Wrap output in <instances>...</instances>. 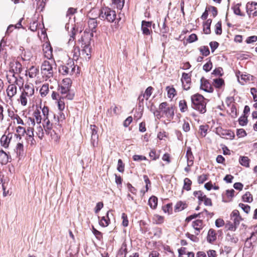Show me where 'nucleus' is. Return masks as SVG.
Instances as JSON below:
<instances>
[{
	"mask_svg": "<svg viewBox=\"0 0 257 257\" xmlns=\"http://www.w3.org/2000/svg\"><path fill=\"white\" fill-rule=\"evenodd\" d=\"M192 107L200 113L204 114L206 112V104L209 100L205 98L202 95L197 93L191 96Z\"/></svg>",
	"mask_w": 257,
	"mask_h": 257,
	"instance_id": "1",
	"label": "nucleus"
},
{
	"mask_svg": "<svg viewBox=\"0 0 257 257\" xmlns=\"http://www.w3.org/2000/svg\"><path fill=\"white\" fill-rule=\"evenodd\" d=\"M90 38L87 40H85V38L86 37H88L89 32L87 31V30H85L84 32V35L82 36L81 38L78 40V42L79 43H81V46L82 48V52H84L87 55H89V53L91 52V48H89L90 45V40L92 37H93V33H91L90 34Z\"/></svg>",
	"mask_w": 257,
	"mask_h": 257,
	"instance_id": "2",
	"label": "nucleus"
},
{
	"mask_svg": "<svg viewBox=\"0 0 257 257\" xmlns=\"http://www.w3.org/2000/svg\"><path fill=\"white\" fill-rule=\"evenodd\" d=\"M99 18L101 20H106L110 23H112L116 19V13L114 10L108 7L102 8L99 14Z\"/></svg>",
	"mask_w": 257,
	"mask_h": 257,
	"instance_id": "3",
	"label": "nucleus"
},
{
	"mask_svg": "<svg viewBox=\"0 0 257 257\" xmlns=\"http://www.w3.org/2000/svg\"><path fill=\"white\" fill-rule=\"evenodd\" d=\"M216 133L222 138L233 140L235 138V134L231 130H224L221 127L216 128Z\"/></svg>",
	"mask_w": 257,
	"mask_h": 257,
	"instance_id": "4",
	"label": "nucleus"
},
{
	"mask_svg": "<svg viewBox=\"0 0 257 257\" xmlns=\"http://www.w3.org/2000/svg\"><path fill=\"white\" fill-rule=\"evenodd\" d=\"M90 129L91 131V145L93 148H95L97 146L98 141V128L95 124H91Z\"/></svg>",
	"mask_w": 257,
	"mask_h": 257,
	"instance_id": "5",
	"label": "nucleus"
},
{
	"mask_svg": "<svg viewBox=\"0 0 257 257\" xmlns=\"http://www.w3.org/2000/svg\"><path fill=\"white\" fill-rule=\"evenodd\" d=\"M200 89L208 93H212L214 91V89L210 84L209 80L204 77H202L200 79Z\"/></svg>",
	"mask_w": 257,
	"mask_h": 257,
	"instance_id": "6",
	"label": "nucleus"
},
{
	"mask_svg": "<svg viewBox=\"0 0 257 257\" xmlns=\"http://www.w3.org/2000/svg\"><path fill=\"white\" fill-rule=\"evenodd\" d=\"M181 80L184 90H189L190 88V85L191 83V75H189L188 73L183 72Z\"/></svg>",
	"mask_w": 257,
	"mask_h": 257,
	"instance_id": "7",
	"label": "nucleus"
},
{
	"mask_svg": "<svg viewBox=\"0 0 257 257\" xmlns=\"http://www.w3.org/2000/svg\"><path fill=\"white\" fill-rule=\"evenodd\" d=\"M152 25V21H146L145 20L142 21L141 30L143 35L148 36L152 33L151 30Z\"/></svg>",
	"mask_w": 257,
	"mask_h": 257,
	"instance_id": "8",
	"label": "nucleus"
},
{
	"mask_svg": "<svg viewBox=\"0 0 257 257\" xmlns=\"http://www.w3.org/2000/svg\"><path fill=\"white\" fill-rule=\"evenodd\" d=\"M43 51L45 54V56L48 59H50L53 57V48L50 42L46 43L43 46Z\"/></svg>",
	"mask_w": 257,
	"mask_h": 257,
	"instance_id": "9",
	"label": "nucleus"
},
{
	"mask_svg": "<svg viewBox=\"0 0 257 257\" xmlns=\"http://www.w3.org/2000/svg\"><path fill=\"white\" fill-rule=\"evenodd\" d=\"M203 221L201 219H197L192 222V227L195 229L196 232H195L196 235L199 234V232L203 228Z\"/></svg>",
	"mask_w": 257,
	"mask_h": 257,
	"instance_id": "10",
	"label": "nucleus"
},
{
	"mask_svg": "<svg viewBox=\"0 0 257 257\" xmlns=\"http://www.w3.org/2000/svg\"><path fill=\"white\" fill-rule=\"evenodd\" d=\"M241 6V3H233L231 6V9L233 11V13L237 16L244 17L245 16L244 14L242 13L240 10V7Z\"/></svg>",
	"mask_w": 257,
	"mask_h": 257,
	"instance_id": "11",
	"label": "nucleus"
},
{
	"mask_svg": "<svg viewBox=\"0 0 257 257\" xmlns=\"http://www.w3.org/2000/svg\"><path fill=\"white\" fill-rule=\"evenodd\" d=\"M110 210L107 212L106 216L101 217V219L99 220V224L102 227H106L110 223V219L109 217V213Z\"/></svg>",
	"mask_w": 257,
	"mask_h": 257,
	"instance_id": "12",
	"label": "nucleus"
},
{
	"mask_svg": "<svg viewBox=\"0 0 257 257\" xmlns=\"http://www.w3.org/2000/svg\"><path fill=\"white\" fill-rule=\"evenodd\" d=\"M52 66L50 62L47 60H45L41 66V70L42 71H46L48 72L49 74L52 75L53 70Z\"/></svg>",
	"mask_w": 257,
	"mask_h": 257,
	"instance_id": "13",
	"label": "nucleus"
},
{
	"mask_svg": "<svg viewBox=\"0 0 257 257\" xmlns=\"http://www.w3.org/2000/svg\"><path fill=\"white\" fill-rule=\"evenodd\" d=\"M216 239V233L214 229L212 228L209 229L207 236V240L210 243H212Z\"/></svg>",
	"mask_w": 257,
	"mask_h": 257,
	"instance_id": "14",
	"label": "nucleus"
},
{
	"mask_svg": "<svg viewBox=\"0 0 257 257\" xmlns=\"http://www.w3.org/2000/svg\"><path fill=\"white\" fill-rule=\"evenodd\" d=\"M212 22V19H208L205 22L203 23V32L204 33V34L208 35L211 33V31L210 27H211Z\"/></svg>",
	"mask_w": 257,
	"mask_h": 257,
	"instance_id": "15",
	"label": "nucleus"
},
{
	"mask_svg": "<svg viewBox=\"0 0 257 257\" xmlns=\"http://www.w3.org/2000/svg\"><path fill=\"white\" fill-rule=\"evenodd\" d=\"M9 134L8 135H9ZM12 139V136L10 138H9V136H6V135H3L0 140L1 145L4 147L5 148H8L9 146V144L10 143L11 140Z\"/></svg>",
	"mask_w": 257,
	"mask_h": 257,
	"instance_id": "16",
	"label": "nucleus"
},
{
	"mask_svg": "<svg viewBox=\"0 0 257 257\" xmlns=\"http://www.w3.org/2000/svg\"><path fill=\"white\" fill-rule=\"evenodd\" d=\"M187 207V204L183 202L182 201H179L177 202L174 207V211L175 212H180L182 210H183Z\"/></svg>",
	"mask_w": 257,
	"mask_h": 257,
	"instance_id": "17",
	"label": "nucleus"
},
{
	"mask_svg": "<svg viewBox=\"0 0 257 257\" xmlns=\"http://www.w3.org/2000/svg\"><path fill=\"white\" fill-rule=\"evenodd\" d=\"M7 92L8 96L10 98H12L17 93V87L14 84L10 85L7 89Z\"/></svg>",
	"mask_w": 257,
	"mask_h": 257,
	"instance_id": "18",
	"label": "nucleus"
},
{
	"mask_svg": "<svg viewBox=\"0 0 257 257\" xmlns=\"http://www.w3.org/2000/svg\"><path fill=\"white\" fill-rule=\"evenodd\" d=\"M148 204L151 208L156 209L158 205V198L154 195L150 197L148 200Z\"/></svg>",
	"mask_w": 257,
	"mask_h": 257,
	"instance_id": "19",
	"label": "nucleus"
},
{
	"mask_svg": "<svg viewBox=\"0 0 257 257\" xmlns=\"http://www.w3.org/2000/svg\"><path fill=\"white\" fill-rule=\"evenodd\" d=\"M213 84L216 88L220 89L225 85V82L222 78H215L213 80Z\"/></svg>",
	"mask_w": 257,
	"mask_h": 257,
	"instance_id": "20",
	"label": "nucleus"
},
{
	"mask_svg": "<svg viewBox=\"0 0 257 257\" xmlns=\"http://www.w3.org/2000/svg\"><path fill=\"white\" fill-rule=\"evenodd\" d=\"M163 113L165 114L167 117L170 119V120L173 119L174 115L173 107H168L166 109L163 110Z\"/></svg>",
	"mask_w": 257,
	"mask_h": 257,
	"instance_id": "21",
	"label": "nucleus"
},
{
	"mask_svg": "<svg viewBox=\"0 0 257 257\" xmlns=\"http://www.w3.org/2000/svg\"><path fill=\"white\" fill-rule=\"evenodd\" d=\"M239 162L240 164L245 167H249V159L246 156H240L239 159Z\"/></svg>",
	"mask_w": 257,
	"mask_h": 257,
	"instance_id": "22",
	"label": "nucleus"
},
{
	"mask_svg": "<svg viewBox=\"0 0 257 257\" xmlns=\"http://www.w3.org/2000/svg\"><path fill=\"white\" fill-rule=\"evenodd\" d=\"M242 201L244 202L251 203L253 201L252 194L248 191L246 192L241 197Z\"/></svg>",
	"mask_w": 257,
	"mask_h": 257,
	"instance_id": "23",
	"label": "nucleus"
},
{
	"mask_svg": "<svg viewBox=\"0 0 257 257\" xmlns=\"http://www.w3.org/2000/svg\"><path fill=\"white\" fill-rule=\"evenodd\" d=\"M22 66L21 64L19 62H16V67L15 69H12L10 70V72L13 73V76H15V73H20L22 71Z\"/></svg>",
	"mask_w": 257,
	"mask_h": 257,
	"instance_id": "24",
	"label": "nucleus"
},
{
	"mask_svg": "<svg viewBox=\"0 0 257 257\" xmlns=\"http://www.w3.org/2000/svg\"><path fill=\"white\" fill-rule=\"evenodd\" d=\"M26 96L29 95V91H24L22 92L20 95V101L21 104L23 106H26L27 104V99Z\"/></svg>",
	"mask_w": 257,
	"mask_h": 257,
	"instance_id": "25",
	"label": "nucleus"
},
{
	"mask_svg": "<svg viewBox=\"0 0 257 257\" xmlns=\"http://www.w3.org/2000/svg\"><path fill=\"white\" fill-rule=\"evenodd\" d=\"M46 124H43V127L46 134L49 135L51 133L52 124L50 123L49 119L45 121Z\"/></svg>",
	"mask_w": 257,
	"mask_h": 257,
	"instance_id": "26",
	"label": "nucleus"
},
{
	"mask_svg": "<svg viewBox=\"0 0 257 257\" xmlns=\"http://www.w3.org/2000/svg\"><path fill=\"white\" fill-rule=\"evenodd\" d=\"M166 22H167V17H165L164 18L162 27L160 28L161 32L163 33V37H167L166 35H165V34L168 33L169 31V27L166 25Z\"/></svg>",
	"mask_w": 257,
	"mask_h": 257,
	"instance_id": "27",
	"label": "nucleus"
},
{
	"mask_svg": "<svg viewBox=\"0 0 257 257\" xmlns=\"http://www.w3.org/2000/svg\"><path fill=\"white\" fill-rule=\"evenodd\" d=\"M166 90L167 91L168 97L169 98H173L177 94L176 91L173 86H167L166 87Z\"/></svg>",
	"mask_w": 257,
	"mask_h": 257,
	"instance_id": "28",
	"label": "nucleus"
},
{
	"mask_svg": "<svg viewBox=\"0 0 257 257\" xmlns=\"http://www.w3.org/2000/svg\"><path fill=\"white\" fill-rule=\"evenodd\" d=\"M144 95H143V92L139 96L138 100H139L138 103V110L140 111H143L144 109Z\"/></svg>",
	"mask_w": 257,
	"mask_h": 257,
	"instance_id": "29",
	"label": "nucleus"
},
{
	"mask_svg": "<svg viewBox=\"0 0 257 257\" xmlns=\"http://www.w3.org/2000/svg\"><path fill=\"white\" fill-rule=\"evenodd\" d=\"M172 203H168L162 206V210L164 213H168V214H171L172 213Z\"/></svg>",
	"mask_w": 257,
	"mask_h": 257,
	"instance_id": "30",
	"label": "nucleus"
},
{
	"mask_svg": "<svg viewBox=\"0 0 257 257\" xmlns=\"http://www.w3.org/2000/svg\"><path fill=\"white\" fill-rule=\"evenodd\" d=\"M199 50L203 56L207 57L210 55V50L207 46H201L199 48Z\"/></svg>",
	"mask_w": 257,
	"mask_h": 257,
	"instance_id": "31",
	"label": "nucleus"
},
{
	"mask_svg": "<svg viewBox=\"0 0 257 257\" xmlns=\"http://www.w3.org/2000/svg\"><path fill=\"white\" fill-rule=\"evenodd\" d=\"M49 92V84H44L40 89V93L42 97L45 96Z\"/></svg>",
	"mask_w": 257,
	"mask_h": 257,
	"instance_id": "32",
	"label": "nucleus"
},
{
	"mask_svg": "<svg viewBox=\"0 0 257 257\" xmlns=\"http://www.w3.org/2000/svg\"><path fill=\"white\" fill-rule=\"evenodd\" d=\"M179 106L181 112H185L188 109L187 102L185 100H181L179 101Z\"/></svg>",
	"mask_w": 257,
	"mask_h": 257,
	"instance_id": "33",
	"label": "nucleus"
},
{
	"mask_svg": "<svg viewBox=\"0 0 257 257\" xmlns=\"http://www.w3.org/2000/svg\"><path fill=\"white\" fill-rule=\"evenodd\" d=\"M191 185V180L188 178H185L184 180V185L183 187V189L186 190V191L190 190Z\"/></svg>",
	"mask_w": 257,
	"mask_h": 257,
	"instance_id": "34",
	"label": "nucleus"
},
{
	"mask_svg": "<svg viewBox=\"0 0 257 257\" xmlns=\"http://www.w3.org/2000/svg\"><path fill=\"white\" fill-rule=\"evenodd\" d=\"M226 240L227 241H229V242H230L232 243H236L237 242L238 239L237 237L235 236V234H231L228 233L226 234Z\"/></svg>",
	"mask_w": 257,
	"mask_h": 257,
	"instance_id": "35",
	"label": "nucleus"
},
{
	"mask_svg": "<svg viewBox=\"0 0 257 257\" xmlns=\"http://www.w3.org/2000/svg\"><path fill=\"white\" fill-rule=\"evenodd\" d=\"M215 33L217 35H220L222 34V22L218 21L215 26Z\"/></svg>",
	"mask_w": 257,
	"mask_h": 257,
	"instance_id": "36",
	"label": "nucleus"
},
{
	"mask_svg": "<svg viewBox=\"0 0 257 257\" xmlns=\"http://www.w3.org/2000/svg\"><path fill=\"white\" fill-rule=\"evenodd\" d=\"M223 68L222 67H218L214 69L212 72V75L215 76H220L221 77L223 75Z\"/></svg>",
	"mask_w": 257,
	"mask_h": 257,
	"instance_id": "37",
	"label": "nucleus"
},
{
	"mask_svg": "<svg viewBox=\"0 0 257 257\" xmlns=\"http://www.w3.org/2000/svg\"><path fill=\"white\" fill-rule=\"evenodd\" d=\"M209 174H202L198 176L197 178V182L198 184H201L204 183L208 179Z\"/></svg>",
	"mask_w": 257,
	"mask_h": 257,
	"instance_id": "38",
	"label": "nucleus"
},
{
	"mask_svg": "<svg viewBox=\"0 0 257 257\" xmlns=\"http://www.w3.org/2000/svg\"><path fill=\"white\" fill-rule=\"evenodd\" d=\"M238 123L241 126H245L248 123L247 116L242 115L238 119Z\"/></svg>",
	"mask_w": 257,
	"mask_h": 257,
	"instance_id": "39",
	"label": "nucleus"
},
{
	"mask_svg": "<svg viewBox=\"0 0 257 257\" xmlns=\"http://www.w3.org/2000/svg\"><path fill=\"white\" fill-rule=\"evenodd\" d=\"M33 114L36 119L37 123L38 124H40L41 123V120H42L40 110L38 109H37L34 112Z\"/></svg>",
	"mask_w": 257,
	"mask_h": 257,
	"instance_id": "40",
	"label": "nucleus"
},
{
	"mask_svg": "<svg viewBox=\"0 0 257 257\" xmlns=\"http://www.w3.org/2000/svg\"><path fill=\"white\" fill-rule=\"evenodd\" d=\"M92 232L98 240H100L102 239L103 237L102 232L95 228L93 226H92Z\"/></svg>",
	"mask_w": 257,
	"mask_h": 257,
	"instance_id": "41",
	"label": "nucleus"
},
{
	"mask_svg": "<svg viewBox=\"0 0 257 257\" xmlns=\"http://www.w3.org/2000/svg\"><path fill=\"white\" fill-rule=\"evenodd\" d=\"M154 90V88L152 86L148 87L144 93H143V95H144V97H146V100H148L149 98L151 96L152 94V91Z\"/></svg>",
	"mask_w": 257,
	"mask_h": 257,
	"instance_id": "42",
	"label": "nucleus"
},
{
	"mask_svg": "<svg viewBox=\"0 0 257 257\" xmlns=\"http://www.w3.org/2000/svg\"><path fill=\"white\" fill-rule=\"evenodd\" d=\"M117 170L120 173H123L124 171V164L120 159L117 162Z\"/></svg>",
	"mask_w": 257,
	"mask_h": 257,
	"instance_id": "43",
	"label": "nucleus"
},
{
	"mask_svg": "<svg viewBox=\"0 0 257 257\" xmlns=\"http://www.w3.org/2000/svg\"><path fill=\"white\" fill-rule=\"evenodd\" d=\"M212 68V63L210 59L203 66V69L206 72H209Z\"/></svg>",
	"mask_w": 257,
	"mask_h": 257,
	"instance_id": "44",
	"label": "nucleus"
},
{
	"mask_svg": "<svg viewBox=\"0 0 257 257\" xmlns=\"http://www.w3.org/2000/svg\"><path fill=\"white\" fill-rule=\"evenodd\" d=\"M25 88L27 91H29V95L30 96H31L33 95L34 93V86L32 84H31V85L30 84H26L25 85Z\"/></svg>",
	"mask_w": 257,
	"mask_h": 257,
	"instance_id": "45",
	"label": "nucleus"
},
{
	"mask_svg": "<svg viewBox=\"0 0 257 257\" xmlns=\"http://www.w3.org/2000/svg\"><path fill=\"white\" fill-rule=\"evenodd\" d=\"M59 71L63 75H66L69 73V67L66 65H61L59 68Z\"/></svg>",
	"mask_w": 257,
	"mask_h": 257,
	"instance_id": "46",
	"label": "nucleus"
},
{
	"mask_svg": "<svg viewBox=\"0 0 257 257\" xmlns=\"http://www.w3.org/2000/svg\"><path fill=\"white\" fill-rule=\"evenodd\" d=\"M201 214H202V212H200L199 213H194L192 215H190L186 218L185 221L189 222L193 219L196 218L197 217H200V215Z\"/></svg>",
	"mask_w": 257,
	"mask_h": 257,
	"instance_id": "47",
	"label": "nucleus"
},
{
	"mask_svg": "<svg viewBox=\"0 0 257 257\" xmlns=\"http://www.w3.org/2000/svg\"><path fill=\"white\" fill-rule=\"evenodd\" d=\"M198 36L196 34H191L187 39V42L189 43H192L198 40Z\"/></svg>",
	"mask_w": 257,
	"mask_h": 257,
	"instance_id": "48",
	"label": "nucleus"
},
{
	"mask_svg": "<svg viewBox=\"0 0 257 257\" xmlns=\"http://www.w3.org/2000/svg\"><path fill=\"white\" fill-rule=\"evenodd\" d=\"M239 207H240L242 210L246 213V214H248L250 210V206L247 204H244L242 203H240L238 205Z\"/></svg>",
	"mask_w": 257,
	"mask_h": 257,
	"instance_id": "49",
	"label": "nucleus"
},
{
	"mask_svg": "<svg viewBox=\"0 0 257 257\" xmlns=\"http://www.w3.org/2000/svg\"><path fill=\"white\" fill-rule=\"evenodd\" d=\"M60 89V93L62 94H65L67 93L70 90V87L68 86H64L62 85H58V90Z\"/></svg>",
	"mask_w": 257,
	"mask_h": 257,
	"instance_id": "50",
	"label": "nucleus"
},
{
	"mask_svg": "<svg viewBox=\"0 0 257 257\" xmlns=\"http://www.w3.org/2000/svg\"><path fill=\"white\" fill-rule=\"evenodd\" d=\"M185 236L189 238L192 241L194 242H197L199 241V238L197 237V235L191 234L189 232H187L185 234Z\"/></svg>",
	"mask_w": 257,
	"mask_h": 257,
	"instance_id": "51",
	"label": "nucleus"
},
{
	"mask_svg": "<svg viewBox=\"0 0 257 257\" xmlns=\"http://www.w3.org/2000/svg\"><path fill=\"white\" fill-rule=\"evenodd\" d=\"M143 178L144 179V181L146 183V190L143 192L144 193H145L146 192H147L149 190V186L151 185V181L148 177V176L146 175H144L143 176Z\"/></svg>",
	"mask_w": 257,
	"mask_h": 257,
	"instance_id": "52",
	"label": "nucleus"
},
{
	"mask_svg": "<svg viewBox=\"0 0 257 257\" xmlns=\"http://www.w3.org/2000/svg\"><path fill=\"white\" fill-rule=\"evenodd\" d=\"M64 97L61 96L58 100V107L60 111H62L65 108V103L62 101V99H64Z\"/></svg>",
	"mask_w": 257,
	"mask_h": 257,
	"instance_id": "53",
	"label": "nucleus"
},
{
	"mask_svg": "<svg viewBox=\"0 0 257 257\" xmlns=\"http://www.w3.org/2000/svg\"><path fill=\"white\" fill-rule=\"evenodd\" d=\"M121 218L122 219V225L124 227H127L128 225V220L127 214L125 213L121 214Z\"/></svg>",
	"mask_w": 257,
	"mask_h": 257,
	"instance_id": "54",
	"label": "nucleus"
},
{
	"mask_svg": "<svg viewBox=\"0 0 257 257\" xmlns=\"http://www.w3.org/2000/svg\"><path fill=\"white\" fill-rule=\"evenodd\" d=\"M42 113L44 116V121H46V120L49 119L48 115H49V107L47 106H44V107L42 109Z\"/></svg>",
	"mask_w": 257,
	"mask_h": 257,
	"instance_id": "55",
	"label": "nucleus"
},
{
	"mask_svg": "<svg viewBox=\"0 0 257 257\" xmlns=\"http://www.w3.org/2000/svg\"><path fill=\"white\" fill-rule=\"evenodd\" d=\"M231 110V113L230 115L232 118H236L238 115V112L236 109V106L235 105L233 104L230 108Z\"/></svg>",
	"mask_w": 257,
	"mask_h": 257,
	"instance_id": "56",
	"label": "nucleus"
},
{
	"mask_svg": "<svg viewBox=\"0 0 257 257\" xmlns=\"http://www.w3.org/2000/svg\"><path fill=\"white\" fill-rule=\"evenodd\" d=\"M12 157L10 155V153L8 152L7 153V155L5 156V158L2 159V164H7L8 162H11L12 161Z\"/></svg>",
	"mask_w": 257,
	"mask_h": 257,
	"instance_id": "57",
	"label": "nucleus"
},
{
	"mask_svg": "<svg viewBox=\"0 0 257 257\" xmlns=\"http://www.w3.org/2000/svg\"><path fill=\"white\" fill-rule=\"evenodd\" d=\"M209 46L211 48V52L213 53L215 50L219 47V44L216 41H211L209 43Z\"/></svg>",
	"mask_w": 257,
	"mask_h": 257,
	"instance_id": "58",
	"label": "nucleus"
},
{
	"mask_svg": "<svg viewBox=\"0 0 257 257\" xmlns=\"http://www.w3.org/2000/svg\"><path fill=\"white\" fill-rule=\"evenodd\" d=\"M186 158L187 159H194V157L192 152V149L190 147H188L187 148Z\"/></svg>",
	"mask_w": 257,
	"mask_h": 257,
	"instance_id": "59",
	"label": "nucleus"
},
{
	"mask_svg": "<svg viewBox=\"0 0 257 257\" xmlns=\"http://www.w3.org/2000/svg\"><path fill=\"white\" fill-rule=\"evenodd\" d=\"M236 135L238 138L244 137L247 135V133L244 129L238 128L236 130Z\"/></svg>",
	"mask_w": 257,
	"mask_h": 257,
	"instance_id": "60",
	"label": "nucleus"
},
{
	"mask_svg": "<svg viewBox=\"0 0 257 257\" xmlns=\"http://www.w3.org/2000/svg\"><path fill=\"white\" fill-rule=\"evenodd\" d=\"M252 248L253 245L252 242L250 241V240H248V238H246L245 241L243 250L245 251L246 249H251Z\"/></svg>",
	"mask_w": 257,
	"mask_h": 257,
	"instance_id": "61",
	"label": "nucleus"
},
{
	"mask_svg": "<svg viewBox=\"0 0 257 257\" xmlns=\"http://www.w3.org/2000/svg\"><path fill=\"white\" fill-rule=\"evenodd\" d=\"M208 11H211L212 15L213 18H215L217 16L218 14V10L216 7L212 6H209L208 7Z\"/></svg>",
	"mask_w": 257,
	"mask_h": 257,
	"instance_id": "62",
	"label": "nucleus"
},
{
	"mask_svg": "<svg viewBox=\"0 0 257 257\" xmlns=\"http://www.w3.org/2000/svg\"><path fill=\"white\" fill-rule=\"evenodd\" d=\"M124 0H116L114 3V5H116L117 9L121 10L124 6Z\"/></svg>",
	"mask_w": 257,
	"mask_h": 257,
	"instance_id": "63",
	"label": "nucleus"
},
{
	"mask_svg": "<svg viewBox=\"0 0 257 257\" xmlns=\"http://www.w3.org/2000/svg\"><path fill=\"white\" fill-rule=\"evenodd\" d=\"M225 228H226L227 229L229 230L234 231L236 229V228L233 225V224L230 221H228V222H227L225 224Z\"/></svg>",
	"mask_w": 257,
	"mask_h": 257,
	"instance_id": "64",
	"label": "nucleus"
}]
</instances>
